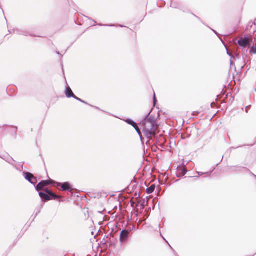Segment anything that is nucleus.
I'll return each mask as SVG.
<instances>
[{"instance_id":"nucleus-1","label":"nucleus","mask_w":256,"mask_h":256,"mask_svg":"<svg viewBox=\"0 0 256 256\" xmlns=\"http://www.w3.org/2000/svg\"><path fill=\"white\" fill-rule=\"evenodd\" d=\"M120 243L117 238L114 236L110 237L106 236L102 240L100 243H98L97 246V254L98 252L99 247L102 246L104 248H108L110 250H112L116 248V246Z\"/></svg>"},{"instance_id":"nucleus-2","label":"nucleus","mask_w":256,"mask_h":256,"mask_svg":"<svg viewBox=\"0 0 256 256\" xmlns=\"http://www.w3.org/2000/svg\"><path fill=\"white\" fill-rule=\"evenodd\" d=\"M153 108H152L150 112L146 114L143 118L140 120V126H146L149 127L152 124H154L158 120V118H156L154 115L150 114L152 112Z\"/></svg>"},{"instance_id":"nucleus-3","label":"nucleus","mask_w":256,"mask_h":256,"mask_svg":"<svg viewBox=\"0 0 256 256\" xmlns=\"http://www.w3.org/2000/svg\"><path fill=\"white\" fill-rule=\"evenodd\" d=\"M124 122H126L127 124L131 126L132 127H133L138 134L141 142L142 145L144 144V138L143 137L142 133V128H140L138 126V123L133 120L131 118H126V119H121Z\"/></svg>"},{"instance_id":"nucleus-4","label":"nucleus","mask_w":256,"mask_h":256,"mask_svg":"<svg viewBox=\"0 0 256 256\" xmlns=\"http://www.w3.org/2000/svg\"><path fill=\"white\" fill-rule=\"evenodd\" d=\"M134 227L132 226L128 228H124L120 232L119 236V242L120 244H126L129 240V238L132 236V232L131 230L132 229H134Z\"/></svg>"},{"instance_id":"nucleus-5","label":"nucleus","mask_w":256,"mask_h":256,"mask_svg":"<svg viewBox=\"0 0 256 256\" xmlns=\"http://www.w3.org/2000/svg\"><path fill=\"white\" fill-rule=\"evenodd\" d=\"M46 192L47 194L42 192H39V195L40 197L42 198L44 200H49L51 198L56 199V198H59L58 196L52 192L50 191L46 190Z\"/></svg>"},{"instance_id":"nucleus-6","label":"nucleus","mask_w":256,"mask_h":256,"mask_svg":"<svg viewBox=\"0 0 256 256\" xmlns=\"http://www.w3.org/2000/svg\"><path fill=\"white\" fill-rule=\"evenodd\" d=\"M140 128H142L144 136L146 139L150 140L154 138V134L152 132H151L149 127H146V126H141Z\"/></svg>"},{"instance_id":"nucleus-7","label":"nucleus","mask_w":256,"mask_h":256,"mask_svg":"<svg viewBox=\"0 0 256 256\" xmlns=\"http://www.w3.org/2000/svg\"><path fill=\"white\" fill-rule=\"evenodd\" d=\"M184 165L182 166H179L176 171V176L180 178L184 176L187 173V170L184 168Z\"/></svg>"},{"instance_id":"nucleus-8","label":"nucleus","mask_w":256,"mask_h":256,"mask_svg":"<svg viewBox=\"0 0 256 256\" xmlns=\"http://www.w3.org/2000/svg\"><path fill=\"white\" fill-rule=\"evenodd\" d=\"M180 10L182 11L184 13H189L194 16L195 18H196L198 20H199L201 22L204 24L203 22V21L202 20V19L198 17V16L194 14V13L192 12L190 10L187 8L184 7L182 6H181L180 8L179 9Z\"/></svg>"},{"instance_id":"nucleus-9","label":"nucleus","mask_w":256,"mask_h":256,"mask_svg":"<svg viewBox=\"0 0 256 256\" xmlns=\"http://www.w3.org/2000/svg\"><path fill=\"white\" fill-rule=\"evenodd\" d=\"M51 183L50 180H43L40 182L36 186V190L38 191L42 190L44 188Z\"/></svg>"},{"instance_id":"nucleus-10","label":"nucleus","mask_w":256,"mask_h":256,"mask_svg":"<svg viewBox=\"0 0 256 256\" xmlns=\"http://www.w3.org/2000/svg\"><path fill=\"white\" fill-rule=\"evenodd\" d=\"M149 128L151 132H152V134H154V138L156 139V143L158 144L157 136L156 134V132L157 130V125L156 124V122H155L153 124H152L151 126H150Z\"/></svg>"},{"instance_id":"nucleus-11","label":"nucleus","mask_w":256,"mask_h":256,"mask_svg":"<svg viewBox=\"0 0 256 256\" xmlns=\"http://www.w3.org/2000/svg\"><path fill=\"white\" fill-rule=\"evenodd\" d=\"M58 186H61L62 188V190L64 191L66 190H72V189L70 188V185L68 182H64L63 184L58 183Z\"/></svg>"},{"instance_id":"nucleus-12","label":"nucleus","mask_w":256,"mask_h":256,"mask_svg":"<svg viewBox=\"0 0 256 256\" xmlns=\"http://www.w3.org/2000/svg\"><path fill=\"white\" fill-rule=\"evenodd\" d=\"M248 43V38L246 36L238 40V44L242 48Z\"/></svg>"},{"instance_id":"nucleus-13","label":"nucleus","mask_w":256,"mask_h":256,"mask_svg":"<svg viewBox=\"0 0 256 256\" xmlns=\"http://www.w3.org/2000/svg\"><path fill=\"white\" fill-rule=\"evenodd\" d=\"M107 196L104 192H97V198L101 199L100 202H106V200Z\"/></svg>"},{"instance_id":"nucleus-14","label":"nucleus","mask_w":256,"mask_h":256,"mask_svg":"<svg viewBox=\"0 0 256 256\" xmlns=\"http://www.w3.org/2000/svg\"><path fill=\"white\" fill-rule=\"evenodd\" d=\"M26 178L28 180L30 183L34 184L36 183V178L30 173L27 172L26 174Z\"/></svg>"},{"instance_id":"nucleus-15","label":"nucleus","mask_w":256,"mask_h":256,"mask_svg":"<svg viewBox=\"0 0 256 256\" xmlns=\"http://www.w3.org/2000/svg\"><path fill=\"white\" fill-rule=\"evenodd\" d=\"M101 204V205L98 208V210H97V213L101 214L100 218H104V217L102 216V215L104 214V212H106V210L104 208L103 206V202H100Z\"/></svg>"},{"instance_id":"nucleus-16","label":"nucleus","mask_w":256,"mask_h":256,"mask_svg":"<svg viewBox=\"0 0 256 256\" xmlns=\"http://www.w3.org/2000/svg\"><path fill=\"white\" fill-rule=\"evenodd\" d=\"M216 168H214V169L210 172H198L197 173L198 174V176H194L193 178H199L200 176L204 175V174L208 175V176L210 177L211 174L212 172H213L214 170Z\"/></svg>"},{"instance_id":"nucleus-17","label":"nucleus","mask_w":256,"mask_h":256,"mask_svg":"<svg viewBox=\"0 0 256 256\" xmlns=\"http://www.w3.org/2000/svg\"><path fill=\"white\" fill-rule=\"evenodd\" d=\"M155 188H156L155 184H152L150 186V187H148V188L146 190V192L148 194H151L154 192Z\"/></svg>"},{"instance_id":"nucleus-18","label":"nucleus","mask_w":256,"mask_h":256,"mask_svg":"<svg viewBox=\"0 0 256 256\" xmlns=\"http://www.w3.org/2000/svg\"><path fill=\"white\" fill-rule=\"evenodd\" d=\"M66 94L68 98L74 96V94L70 87L66 88Z\"/></svg>"},{"instance_id":"nucleus-19","label":"nucleus","mask_w":256,"mask_h":256,"mask_svg":"<svg viewBox=\"0 0 256 256\" xmlns=\"http://www.w3.org/2000/svg\"><path fill=\"white\" fill-rule=\"evenodd\" d=\"M181 6L182 5L178 2H172L170 6L174 8L179 10Z\"/></svg>"},{"instance_id":"nucleus-20","label":"nucleus","mask_w":256,"mask_h":256,"mask_svg":"<svg viewBox=\"0 0 256 256\" xmlns=\"http://www.w3.org/2000/svg\"><path fill=\"white\" fill-rule=\"evenodd\" d=\"M231 168H232V169L231 170L232 172H235L237 173L241 172H242V169H240V168H242L241 166H231Z\"/></svg>"},{"instance_id":"nucleus-21","label":"nucleus","mask_w":256,"mask_h":256,"mask_svg":"<svg viewBox=\"0 0 256 256\" xmlns=\"http://www.w3.org/2000/svg\"><path fill=\"white\" fill-rule=\"evenodd\" d=\"M152 101H153V106H155L157 103H158V100L156 99V96L155 93H154L153 96H152Z\"/></svg>"},{"instance_id":"nucleus-22","label":"nucleus","mask_w":256,"mask_h":256,"mask_svg":"<svg viewBox=\"0 0 256 256\" xmlns=\"http://www.w3.org/2000/svg\"><path fill=\"white\" fill-rule=\"evenodd\" d=\"M240 169H242V172L245 171L250 173V174L252 176V173L248 168L242 166L240 168Z\"/></svg>"},{"instance_id":"nucleus-23","label":"nucleus","mask_w":256,"mask_h":256,"mask_svg":"<svg viewBox=\"0 0 256 256\" xmlns=\"http://www.w3.org/2000/svg\"><path fill=\"white\" fill-rule=\"evenodd\" d=\"M208 28H209L216 35L220 38V40H221V42H223V41H222V38H220L219 37V34L214 30L212 28H210V26H208Z\"/></svg>"},{"instance_id":"nucleus-24","label":"nucleus","mask_w":256,"mask_h":256,"mask_svg":"<svg viewBox=\"0 0 256 256\" xmlns=\"http://www.w3.org/2000/svg\"><path fill=\"white\" fill-rule=\"evenodd\" d=\"M234 96H232L230 98L228 102V105L231 106L232 104V103L234 102Z\"/></svg>"},{"instance_id":"nucleus-25","label":"nucleus","mask_w":256,"mask_h":256,"mask_svg":"<svg viewBox=\"0 0 256 256\" xmlns=\"http://www.w3.org/2000/svg\"><path fill=\"white\" fill-rule=\"evenodd\" d=\"M166 242L168 244V246H170V249L172 250V252H173L174 254L176 256H178V253L175 251V250L169 244L168 241H166Z\"/></svg>"},{"instance_id":"nucleus-26","label":"nucleus","mask_w":256,"mask_h":256,"mask_svg":"<svg viewBox=\"0 0 256 256\" xmlns=\"http://www.w3.org/2000/svg\"><path fill=\"white\" fill-rule=\"evenodd\" d=\"M250 52L253 54H256V46L252 48V50H250Z\"/></svg>"},{"instance_id":"nucleus-27","label":"nucleus","mask_w":256,"mask_h":256,"mask_svg":"<svg viewBox=\"0 0 256 256\" xmlns=\"http://www.w3.org/2000/svg\"><path fill=\"white\" fill-rule=\"evenodd\" d=\"M200 114V112L198 111H196V112H193L192 115L195 117V118H196L198 114Z\"/></svg>"},{"instance_id":"nucleus-28","label":"nucleus","mask_w":256,"mask_h":256,"mask_svg":"<svg viewBox=\"0 0 256 256\" xmlns=\"http://www.w3.org/2000/svg\"><path fill=\"white\" fill-rule=\"evenodd\" d=\"M181 136L182 140H184L190 138V134H186V136H183L182 134Z\"/></svg>"},{"instance_id":"nucleus-29","label":"nucleus","mask_w":256,"mask_h":256,"mask_svg":"<svg viewBox=\"0 0 256 256\" xmlns=\"http://www.w3.org/2000/svg\"><path fill=\"white\" fill-rule=\"evenodd\" d=\"M250 60H250H250H245V61H246V63H245V64H244V65H243V66H241L240 70H242L244 68V66H245L246 64H248V63H249V62L250 63Z\"/></svg>"},{"instance_id":"nucleus-30","label":"nucleus","mask_w":256,"mask_h":256,"mask_svg":"<svg viewBox=\"0 0 256 256\" xmlns=\"http://www.w3.org/2000/svg\"><path fill=\"white\" fill-rule=\"evenodd\" d=\"M146 202L144 199L142 200L140 202L141 206H146Z\"/></svg>"},{"instance_id":"nucleus-31","label":"nucleus","mask_w":256,"mask_h":256,"mask_svg":"<svg viewBox=\"0 0 256 256\" xmlns=\"http://www.w3.org/2000/svg\"><path fill=\"white\" fill-rule=\"evenodd\" d=\"M230 60H234L236 58H238V56L237 55H236L235 56H234L233 55H232V56H230Z\"/></svg>"},{"instance_id":"nucleus-32","label":"nucleus","mask_w":256,"mask_h":256,"mask_svg":"<svg viewBox=\"0 0 256 256\" xmlns=\"http://www.w3.org/2000/svg\"><path fill=\"white\" fill-rule=\"evenodd\" d=\"M230 62L231 66H234V68L236 70V68L235 66V63H234V61L233 60H230Z\"/></svg>"},{"instance_id":"nucleus-33","label":"nucleus","mask_w":256,"mask_h":256,"mask_svg":"<svg viewBox=\"0 0 256 256\" xmlns=\"http://www.w3.org/2000/svg\"><path fill=\"white\" fill-rule=\"evenodd\" d=\"M101 234V232L100 231V230L97 232V233H96V234H97V242H98V238L99 237V236Z\"/></svg>"},{"instance_id":"nucleus-34","label":"nucleus","mask_w":256,"mask_h":256,"mask_svg":"<svg viewBox=\"0 0 256 256\" xmlns=\"http://www.w3.org/2000/svg\"><path fill=\"white\" fill-rule=\"evenodd\" d=\"M226 54H227L229 56H232V54L231 52H230L226 48Z\"/></svg>"},{"instance_id":"nucleus-35","label":"nucleus","mask_w":256,"mask_h":256,"mask_svg":"<svg viewBox=\"0 0 256 256\" xmlns=\"http://www.w3.org/2000/svg\"><path fill=\"white\" fill-rule=\"evenodd\" d=\"M248 56V54H242V58H243V59H244H244L247 58Z\"/></svg>"},{"instance_id":"nucleus-36","label":"nucleus","mask_w":256,"mask_h":256,"mask_svg":"<svg viewBox=\"0 0 256 256\" xmlns=\"http://www.w3.org/2000/svg\"><path fill=\"white\" fill-rule=\"evenodd\" d=\"M160 236H162V237L163 238V239H164V240L166 242L167 241V240L165 239V238L162 235V233H161L160 231Z\"/></svg>"},{"instance_id":"nucleus-37","label":"nucleus","mask_w":256,"mask_h":256,"mask_svg":"<svg viewBox=\"0 0 256 256\" xmlns=\"http://www.w3.org/2000/svg\"><path fill=\"white\" fill-rule=\"evenodd\" d=\"M241 147H242V146H238V147H236V148H234V146H232V147H231V148H230V149H236V148H241Z\"/></svg>"},{"instance_id":"nucleus-38","label":"nucleus","mask_w":256,"mask_h":256,"mask_svg":"<svg viewBox=\"0 0 256 256\" xmlns=\"http://www.w3.org/2000/svg\"><path fill=\"white\" fill-rule=\"evenodd\" d=\"M105 26H114V24H106V25H104Z\"/></svg>"},{"instance_id":"nucleus-39","label":"nucleus","mask_w":256,"mask_h":256,"mask_svg":"<svg viewBox=\"0 0 256 256\" xmlns=\"http://www.w3.org/2000/svg\"><path fill=\"white\" fill-rule=\"evenodd\" d=\"M252 176L256 179V175L254 174V173H252Z\"/></svg>"},{"instance_id":"nucleus-40","label":"nucleus","mask_w":256,"mask_h":256,"mask_svg":"<svg viewBox=\"0 0 256 256\" xmlns=\"http://www.w3.org/2000/svg\"><path fill=\"white\" fill-rule=\"evenodd\" d=\"M72 97H73V98H74L75 99H76V100H80L79 98H78L76 97V96H74H74H72Z\"/></svg>"},{"instance_id":"nucleus-41","label":"nucleus","mask_w":256,"mask_h":256,"mask_svg":"<svg viewBox=\"0 0 256 256\" xmlns=\"http://www.w3.org/2000/svg\"><path fill=\"white\" fill-rule=\"evenodd\" d=\"M222 159H223V158H222V159L220 161V162L216 164V166H218V164H220V162L222 160Z\"/></svg>"},{"instance_id":"nucleus-42","label":"nucleus","mask_w":256,"mask_h":256,"mask_svg":"<svg viewBox=\"0 0 256 256\" xmlns=\"http://www.w3.org/2000/svg\"><path fill=\"white\" fill-rule=\"evenodd\" d=\"M248 107H249V106H246V113L248 112V110H248Z\"/></svg>"},{"instance_id":"nucleus-43","label":"nucleus","mask_w":256,"mask_h":256,"mask_svg":"<svg viewBox=\"0 0 256 256\" xmlns=\"http://www.w3.org/2000/svg\"><path fill=\"white\" fill-rule=\"evenodd\" d=\"M102 221H100V222H98V224H99V225H100V224H101V223H102Z\"/></svg>"},{"instance_id":"nucleus-44","label":"nucleus","mask_w":256,"mask_h":256,"mask_svg":"<svg viewBox=\"0 0 256 256\" xmlns=\"http://www.w3.org/2000/svg\"><path fill=\"white\" fill-rule=\"evenodd\" d=\"M120 28H123V27H124V26L121 25V24H120Z\"/></svg>"},{"instance_id":"nucleus-45","label":"nucleus","mask_w":256,"mask_h":256,"mask_svg":"<svg viewBox=\"0 0 256 256\" xmlns=\"http://www.w3.org/2000/svg\"><path fill=\"white\" fill-rule=\"evenodd\" d=\"M96 25H97V26H102V25H100V24H98V22H97V24H96Z\"/></svg>"},{"instance_id":"nucleus-46","label":"nucleus","mask_w":256,"mask_h":256,"mask_svg":"<svg viewBox=\"0 0 256 256\" xmlns=\"http://www.w3.org/2000/svg\"><path fill=\"white\" fill-rule=\"evenodd\" d=\"M96 109H97V110H100V109L98 107V106H97V108H96Z\"/></svg>"},{"instance_id":"nucleus-47","label":"nucleus","mask_w":256,"mask_h":256,"mask_svg":"<svg viewBox=\"0 0 256 256\" xmlns=\"http://www.w3.org/2000/svg\"><path fill=\"white\" fill-rule=\"evenodd\" d=\"M144 183H145L146 186H147V184H146V182H145Z\"/></svg>"},{"instance_id":"nucleus-48","label":"nucleus","mask_w":256,"mask_h":256,"mask_svg":"<svg viewBox=\"0 0 256 256\" xmlns=\"http://www.w3.org/2000/svg\"><path fill=\"white\" fill-rule=\"evenodd\" d=\"M94 232H92V234H94Z\"/></svg>"},{"instance_id":"nucleus-49","label":"nucleus","mask_w":256,"mask_h":256,"mask_svg":"<svg viewBox=\"0 0 256 256\" xmlns=\"http://www.w3.org/2000/svg\"><path fill=\"white\" fill-rule=\"evenodd\" d=\"M95 256H96V255Z\"/></svg>"}]
</instances>
